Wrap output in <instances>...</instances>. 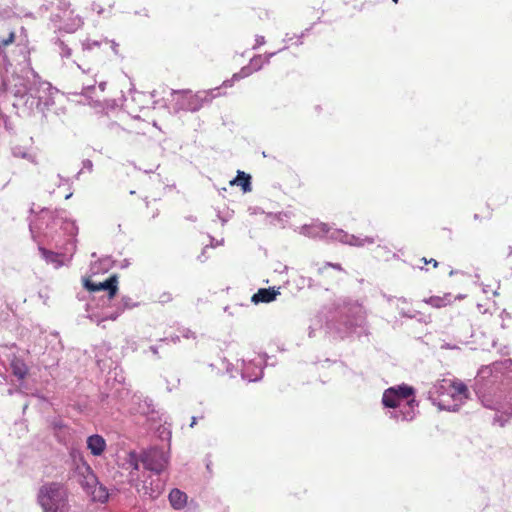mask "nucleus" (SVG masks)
Masks as SVG:
<instances>
[{
  "mask_svg": "<svg viewBox=\"0 0 512 512\" xmlns=\"http://www.w3.org/2000/svg\"><path fill=\"white\" fill-rule=\"evenodd\" d=\"M60 55L62 58H69L72 55V50L63 41H59Z\"/></svg>",
  "mask_w": 512,
  "mask_h": 512,
  "instance_id": "nucleus-28",
  "label": "nucleus"
},
{
  "mask_svg": "<svg viewBox=\"0 0 512 512\" xmlns=\"http://www.w3.org/2000/svg\"><path fill=\"white\" fill-rule=\"evenodd\" d=\"M315 330H316V328H315V327H312V326H310V327H309V336H310V337L314 336V332H315Z\"/></svg>",
  "mask_w": 512,
  "mask_h": 512,
  "instance_id": "nucleus-43",
  "label": "nucleus"
},
{
  "mask_svg": "<svg viewBox=\"0 0 512 512\" xmlns=\"http://www.w3.org/2000/svg\"><path fill=\"white\" fill-rule=\"evenodd\" d=\"M82 170L81 171H78V174H76V177H79V174H81Z\"/></svg>",
  "mask_w": 512,
  "mask_h": 512,
  "instance_id": "nucleus-57",
  "label": "nucleus"
},
{
  "mask_svg": "<svg viewBox=\"0 0 512 512\" xmlns=\"http://www.w3.org/2000/svg\"><path fill=\"white\" fill-rule=\"evenodd\" d=\"M82 165H83V168L82 170H87L88 172H92L93 170V163L91 160L89 159H85L83 162H82Z\"/></svg>",
  "mask_w": 512,
  "mask_h": 512,
  "instance_id": "nucleus-32",
  "label": "nucleus"
},
{
  "mask_svg": "<svg viewBox=\"0 0 512 512\" xmlns=\"http://www.w3.org/2000/svg\"><path fill=\"white\" fill-rule=\"evenodd\" d=\"M415 389L407 384H400L384 390L382 404L385 408L391 409L386 414L396 422L412 421L417 414L418 402L415 398Z\"/></svg>",
  "mask_w": 512,
  "mask_h": 512,
  "instance_id": "nucleus-3",
  "label": "nucleus"
},
{
  "mask_svg": "<svg viewBox=\"0 0 512 512\" xmlns=\"http://www.w3.org/2000/svg\"><path fill=\"white\" fill-rule=\"evenodd\" d=\"M220 87L210 90L198 91L192 94L191 91L172 90L171 95L174 101V110L196 112L206 103H210L215 97L219 96Z\"/></svg>",
  "mask_w": 512,
  "mask_h": 512,
  "instance_id": "nucleus-7",
  "label": "nucleus"
},
{
  "mask_svg": "<svg viewBox=\"0 0 512 512\" xmlns=\"http://www.w3.org/2000/svg\"><path fill=\"white\" fill-rule=\"evenodd\" d=\"M299 233L309 238H328L332 241H338L342 244L358 248L366 245H372L376 242V237L374 236H357L349 234L342 229L332 228L328 224L319 221H314L310 224L301 226L299 228Z\"/></svg>",
  "mask_w": 512,
  "mask_h": 512,
  "instance_id": "nucleus-4",
  "label": "nucleus"
},
{
  "mask_svg": "<svg viewBox=\"0 0 512 512\" xmlns=\"http://www.w3.org/2000/svg\"><path fill=\"white\" fill-rule=\"evenodd\" d=\"M421 261H423L424 264L431 263L434 267L438 266V262L435 259H430L429 261L426 258H422Z\"/></svg>",
  "mask_w": 512,
  "mask_h": 512,
  "instance_id": "nucleus-37",
  "label": "nucleus"
},
{
  "mask_svg": "<svg viewBox=\"0 0 512 512\" xmlns=\"http://www.w3.org/2000/svg\"><path fill=\"white\" fill-rule=\"evenodd\" d=\"M493 295H494V296H497V295H498V292H497V291H494V292H493Z\"/></svg>",
  "mask_w": 512,
  "mask_h": 512,
  "instance_id": "nucleus-56",
  "label": "nucleus"
},
{
  "mask_svg": "<svg viewBox=\"0 0 512 512\" xmlns=\"http://www.w3.org/2000/svg\"><path fill=\"white\" fill-rule=\"evenodd\" d=\"M82 25V20L80 18H77V20L74 22L73 27L71 28H65L67 32H74L76 29H78Z\"/></svg>",
  "mask_w": 512,
  "mask_h": 512,
  "instance_id": "nucleus-33",
  "label": "nucleus"
},
{
  "mask_svg": "<svg viewBox=\"0 0 512 512\" xmlns=\"http://www.w3.org/2000/svg\"><path fill=\"white\" fill-rule=\"evenodd\" d=\"M105 85H106V83H105V82H101V83L99 84V88H100L102 91H104V89H105Z\"/></svg>",
  "mask_w": 512,
  "mask_h": 512,
  "instance_id": "nucleus-46",
  "label": "nucleus"
},
{
  "mask_svg": "<svg viewBox=\"0 0 512 512\" xmlns=\"http://www.w3.org/2000/svg\"><path fill=\"white\" fill-rule=\"evenodd\" d=\"M463 298H465L464 294H459V295L456 296V299H459V300L463 299Z\"/></svg>",
  "mask_w": 512,
  "mask_h": 512,
  "instance_id": "nucleus-49",
  "label": "nucleus"
},
{
  "mask_svg": "<svg viewBox=\"0 0 512 512\" xmlns=\"http://www.w3.org/2000/svg\"><path fill=\"white\" fill-rule=\"evenodd\" d=\"M194 333L190 330H186V332L183 334L185 338L193 337Z\"/></svg>",
  "mask_w": 512,
  "mask_h": 512,
  "instance_id": "nucleus-41",
  "label": "nucleus"
},
{
  "mask_svg": "<svg viewBox=\"0 0 512 512\" xmlns=\"http://www.w3.org/2000/svg\"><path fill=\"white\" fill-rule=\"evenodd\" d=\"M487 287H488V286H483V292H484V293H487V292H488Z\"/></svg>",
  "mask_w": 512,
  "mask_h": 512,
  "instance_id": "nucleus-51",
  "label": "nucleus"
},
{
  "mask_svg": "<svg viewBox=\"0 0 512 512\" xmlns=\"http://www.w3.org/2000/svg\"><path fill=\"white\" fill-rule=\"evenodd\" d=\"M249 65L253 68L254 72L259 71L263 67L262 55H255L250 60Z\"/></svg>",
  "mask_w": 512,
  "mask_h": 512,
  "instance_id": "nucleus-27",
  "label": "nucleus"
},
{
  "mask_svg": "<svg viewBox=\"0 0 512 512\" xmlns=\"http://www.w3.org/2000/svg\"><path fill=\"white\" fill-rule=\"evenodd\" d=\"M169 461V456L165 451L159 448H151L143 451L140 456L135 452H131L128 458V464L132 470H139V464L142 463L143 467L155 475H160L166 468Z\"/></svg>",
  "mask_w": 512,
  "mask_h": 512,
  "instance_id": "nucleus-8",
  "label": "nucleus"
},
{
  "mask_svg": "<svg viewBox=\"0 0 512 512\" xmlns=\"http://www.w3.org/2000/svg\"><path fill=\"white\" fill-rule=\"evenodd\" d=\"M123 265H124V267H127V266H128V263L123 262Z\"/></svg>",
  "mask_w": 512,
  "mask_h": 512,
  "instance_id": "nucleus-60",
  "label": "nucleus"
},
{
  "mask_svg": "<svg viewBox=\"0 0 512 512\" xmlns=\"http://www.w3.org/2000/svg\"><path fill=\"white\" fill-rule=\"evenodd\" d=\"M173 299L172 294L169 292H163L159 295L158 302L161 304L169 303Z\"/></svg>",
  "mask_w": 512,
  "mask_h": 512,
  "instance_id": "nucleus-30",
  "label": "nucleus"
},
{
  "mask_svg": "<svg viewBox=\"0 0 512 512\" xmlns=\"http://www.w3.org/2000/svg\"><path fill=\"white\" fill-rule=\"evenodd\" d=\"M37 499L43 512L68 511L67 490L60 483L50 482L42 485Z\"/></svg>",
  "mask_w": 512,
  "mask_h": 512,
  "instance_id": "nucleus-6",
  "label": "nucleus"
},
{
  "mask_svg": "<svg viewBox=\"0 0 512 512\" xmlns=\"http://www.w3.org/2000/svg\"><path fill=\"white\" fill-rule=\"evenodd\" d=\"M123 265H124V267H127V266H128V263L123 262Z\"/></svg>",
  "mask_w": 512,
  "mask_h": 512,
  "instance_id": "nucleus-59",
  "label": "nucleus"
},
{
  "mask_svg": "<svg viewBox=\"0 0 512 512\" xmlns=\"http://www.w3.org/2000/svg\"><path fill=\"white\" fill-rule=\"evenodd\" d=\"M31 68H26L22 74L14 73L3 79V86L6 92L13 94L17 98L26 99L30 92V85L33 82Z\"/></svg>",
  "mask_w": 512,
  "mask_h": 512,
  "instance_id": "nucleus-10",
  "label": "nucleus"
},
{
  "mask_svg": "<svg viewBox=\"0 0 512 512\" xmlns=\"http://www.w3.org/2000/svg\"><path fill=\"white\" fill-rule=\"evenodd\" d=\"M210 238H211V243H210V245H208L209 247H216V246L222 245L224 243V239H221L220 241H215V239L213 237H210Z\"/></svg>",
  "mask_w": 512,
  "mask_h": 512,
  "instance_id": "nucleus-34",
  "label": "nucleus"
},
{
  "mask_svg": "<svg viewBox=\"0 0 512 512\" xmlns=\"http://www.w3.org/2000/svg\"><path fill=\"white\" fill-rule=\"evenodd\" d=\"M254 72L253 68L248 66H244L241 68V70L235 74H233L231 79L225 80L222 83L223 87H232L235 81H238L240 79L246 78L250 76Z\"/></svg>",
  "mask_w": 512,
  "mask_h": 512,
  "instance_id": "nucleus-22",
  "label": "nucleus"
},
{
  "mask_svg": "<svg viewBox=\"0 0 512 512\" xmlns=\"http://www.w3.org/2000/svg\"><path fill=\"white\" fill-rule=\"evenodd\" d=\"M261 364H262V360H260L259 363L257 365H255V367L257 368V372H255V373H250V368L253 366L251 363L249 365L244 366L243 371H242V378L248 379V381H250V382H255V381L260 380L263 376V370H262Z\"/></svg>",
  "mask_w": 512,
  "mask_h": 512,
  "instance_id": "nucleus-21",
  "label": "nucleus"
},
{
  "mask_svg": "<svg viewBox=\"0 0 512 512\" xmlns=\"http://www.w3.org/2000/svg\"><path fill=\"white\" fill-rule=\"evenodd\" d=\"M230 185H232V186L239 185V186H241V188L244 192H250L252 189L251 177H250V175H248L242 171H238L237 177L230 181Z\"/></svg>",
  "mask_w": 512,
  "mask_h": 512,
  "instance_id": "nucleus-20",
  "label": "nucleus"
},
{
  "mask_svg": "<svg viewBox=\"0 0 512 512\" xmlns=\"http://www.w3.org/2000/svg\"><path fill=\"white\" fill-rule=\"evenodd\" d=\"M217 217L221 220L222 224H225V223H226V221H227V220H226L225 218H222V217L220 216V212H218Z\"/></svg>",
  "mask_w": 512,
  "mask_h": 512,
  "instance_id": "nucleus-45",
  "label": "nucleus"
},
{
  "mask_svg": "<svg viewBox=\"0 0 512 512\" xmlns=\"http://www.w3.org/2000/svg\"><path fill=\"white\" fill-rule=\"evenodd\" d=\"M81 476L80 484L93 501L104 503L108 500L107 488L99 482L90 466L87 465L83 468Z\"/></svg>",
  "mask_w": 512,
  "mask_h": 512,
  "instance_id": "nucleus-12",
  "label": "nucleus"
},
{
  "mask_svg": "<svg viewBox=\"0 0 512 512\" xmlns=\"http://www.w3.org/2000/svg\"><path fill=\"white\" fill-rule=\"evenodd\" d=\"M53 425L55 428H59V429H61L64 426L60 420L54 421Z\"/></svg>",
  "mask_w": 512,
  "mask_h": 512,
  "instance_id": "nucleus-40",
  "label": "nucleus"
},
{
  "mask_svg": "<svg viewBox=\"0 0 512 512\" xmlns=\"http://www.w3.org/2000/svg\"><path fill=\"white\" fill-rule=\"evenodd\" d=\"M29 229L35 241H44L46 244L55 243L59 247L57 239L59 231L69 238H74L78 232L75 223L68 220L64 210L42 209L29 223Z\"/></svg>",
  "mask_w": 512,
  "mask_h": 512,
  "instance_id": "nucleus-2",
  "label": "nucleus"
},
{
  "mask_svg": "<svg viewBox=\"0 0 512 512\" xmlns=\"http://www.w3.org/2000/svg\"><path fill=\"white\" fill-rule=\"evenodd\" d=\"M424 302L435 308H442L447 304L446 298L439 296H431L428 299H424Z\"/></svg>",
  "mask_w": 512,
  "mask_h": 512,
  "instance_id": "nucleus-26",
  "label": "nucleus"
},
{
  "mask_svg": "<svg viewBox=\"0 0 512 512\" xmlns=\"http://www.w3.org/2000/svg\"><path fill=\"white\" fill-rule=\"evenodd\" d=\"M71 196H72V193H69L68 195H66L65 199H69Z\"/></svg>",
  "mask_w": 512,
  "mask_h": 512,
  "instance_id": "nucleus-54",
  "label": "nucleus"
},
{
  "mask_svg": "<svg viewBox=\"0 0 512 512\" xmlns=\"http://www.w3.org/2000/svg\"><path fill=\"white\" fill-rule=\"evenodd\" d=\"M303 35H304V34L302 33L300 36H298V39H301V38L303 37ZM298 44H302V41H301V40H299Z\"/></svg>",
  "mask_w": 512,
  "mask_h": 512,
  "instance_id": "nucleus-50",
  "label": "nucleus"
},
{
  "mask_svg": "<svg viewBox=\"0 0 512 512\" xmlns=\"http://www.w3.org/2000/svg\"><path fill=\"white\" fill-rule=\"evenodd\" d=\"M265 37L261 35H257L255 38V45L253 46V49H258L260 46L265 44Z\"/></svg>",
  "mask_w": 512,
  "mask_h": 512,
  "instance_id": "nucleus-31",
  "label": "nucleus"
},
{
  "mask_svg": "<svg viewBox=\"0 0 512 512\" xmlns=\"http://www.w3.org/2000/svg\"><path fill=\"white\" fill-rule=\"evenodd\" d=\"M33 82L30 85V92L24 100V105L31 111L37 110L46 116V112L54 105V96L58 90L52 85L40 79L37 73L30 71Z\"/></svg>",
  "mask_w": 512,
  "mask_h": 512,
  "instance_id": "nucleus-5",
  "label": "nucleus"
},
{
  "mask_svg": "<svg viewBox=\"0 0 512 512\" xmlns=\"http://www.w3.org/2000/svg\"><path fill=\"white\" fill-rule=\"evenodd\" d=\"M11 370L13 375L16 376L19 380H23L28 373L26 364L20 359L12 360Z\"/></svg>",
  "mask_w": 512,
  "mask_h": 512,
  "instance_id": "nucleus-23",
  "label": "nucleus"
},
{
  "mask_svg": "<svg viewBox=\"0 0 512 512\" xmlns=\"http://www.w3.org/2000/svg\"><path fill=\"white\" fill-rule=\"evenodd\" d=\"M134 486L141 496L156 499L163 493L165 481L160 475L151 473L145 480L137 481Z\"/></svg>",
  "mask_w": 512,
  "mask_h": 512,
  "instance_id": "nucleus-13",
  "label": "nucleus"
},
{
  "mask_svg": "<svg viewBox=\"0 0 512 512\" xmlns=\"http://www.w3.org/2000/svg\"><path fill=\"white\" fill-rule=\"evenodd\" d=\"M195 424H196V417H193L190 426L193 427Z\"/></svg>",
  "mask_w": 512,
  "mask_h": 512,
  "instance_id": "nucleus-48",
  "label": "nucleus"
},
{
  "mask_svg": "<svg viewBox=\"0 0 512 512\" xmlns=\"http://www.w3.org/2000/svg\"><path fill=\"white\" fill-rule=\"evenodd\" d=\"M137 306V303L132 300V298L128 296H124L121 298L120 302L115 305L114 311L104 310L101 314H90L89 318L96 322L98 325L106 320H116L126 309H132Z\"/></svg>",
  "mask_w": 512,
  "mask_h": 512,
  "instance_id": "nucleus-15",
  "label": "nucleus"
},
{
  "mask_svg": "<svg viewBox=\"0 0 512 512\" xmlns=\"http://www.w3.org/2000/svg\"><path fill=\"white\" fill-rule=\"evenodd\" d=\"M446 391V379L443 378L441 380H438L428 392L429 399L432 401L433 405H436L438 407L440 411H444L447 409L445 403L438 400V398L441 395H444Z\"/></svg>",
  "mask_w": 512,
  "mask_h": 512,
  "instance_id": "nucleus-16",
  "label": "nucleus"
},
{
  "mask_svg": "<svg viewBox=\"0 0 512 512\" xmlns=\"http://www.w3.org/2000/svg\"><path fill=\"white\" fill-rule=\"evenodd\" d=\"M151 350L153 351V353H157V349L155 347H151Z\"/></svg>",
  "mask_w": 512,
  "mask_h": 512,
  "instance_id": "nucleus-52",
  "label": "nucleus"
},
{
  "mask_svg": "<svg viewBox=\"0 0 512 512\" xmlns=\"http://www.w3.org/2000/svg\"><path fill=\"white\" fill-rule=\"evenodd\" d=\"M84 287L98 296L103 309L108 308L111 300L115 297L118 291V279L113 275L103 282L95 283L89 279L84 280Z\"/></svg>",
  "mask_w": 512,
  "mask_h": 512,
  "instance_id": "nucleus-11",
  "label": "nucleus"
},
{
  "mask_svg": "<svg viewBox=\"0 0 512 512\" xmlns=\"http://www.w3.org/2000/svg\"><path fill=\"white\" fill-rule=\"evenodd\" d=\"M82 170L81 171H78V174H76V177H79V174H81Z\"/></svg>",
  "mask_w": 512,
  "mask_h": 512,
  "instance_id": "nucleus-58",
  "label": "nucleus"
},
{
  "mask_svg": "<svg viewBox=\"0 0 512 512\" xmlns=\"http://www.w3.org/2000/svg\"><path fill=\"white\" fill-rule=\"evenodd\" d=\"M474 391L485 408L496 412L493 424L504 427L512 416V359L481 366Z\"/></svg>",
  "mask_w": 512,
  "mask_h": 512,
  "instance_id": "nucleus-1",
  "label": "nucleus"
},
{
  "mask_svg": "<svg viewBox=\"0 0 512 512\" xmlns=\"http://www.w3.org/2000/svg\"><path fill=\"white\" fill-rule=\"evenodd\" d=\"M292 39H293V37H292V36H290L289 34H286V35H285V38L283 39V42L288 43V42H290Z\"/></svg>",
  "mask_w": 512,
  "mask_h": 512,
  "instance_id": "nucleus-42",
  "label": "nucleus"
},
{
  "mask_svg": "<svg viewBox=\"0 0 512 512\" xmlns=\"http://www.w3.org/2000/svg\"><path fill=\"white\" fill-rule=\"evenodd\" d=\"M392 1H393V2H395V3H397V2H398V0H392Z\"/></svg>",
  "mask_w": 512,
  "mask_h": 512,
  "instance_id": "nucleus-62",
  "label": "nucleus"
},
{
  "mask_svg": "<svg viewBox=\"0 0 512 512\" xmlns=\"http://www.w3.org/2000/svg\"><path fill=\"white\" fill-rule=\"evenodd\" d=\"M65 108L64 107H60V108H57L55 113L60 116L61 114H65Z\"/></svg>",
  "mask_w": 512,
  "mask_h": 512,
  "instance_id": "nucleus-39",
  "label": "nucleus"
},
{
  "mask_svg": "<svg viewBox=\"0 0 512 512\" xmlns=\"http://www.w3.org/2000/svg\"><path fill=\"white\" fill-rule=\"evenodd\" d=\"M45 244L44 241H39L38 250L46 263L53 265L54 268L66 265L76 249L75 238H68L63 245L59 244V247H57L59 249L58 252L46 249L44 247Z\"/></svg>",
  "mask_w": 512,
  "mask_h": 512,
  "instance_id": "nucleus-9",
  "label": "nucleus"
},
{
  "mask_svg": "<svg viewBox=\"0 0 512 512\" xmlns=\"http://www.w3.org/2000/svg\"><path fill=\"white\" fill-rule=\"evenodd\" d=\"M276 54H277V52L266 53V54L264 55V58H265V59H264L263 64H264V63L268 64V63L270 62V59H271L273 56H275Z\"/></svg>",
  "mask_w": 512,
  "mask_h": 512,
  "instance_id": "nucleus-35",
  "label": "nucleus"
},
{
  "mask_svg": "<svg viewBox=\"0 0 512 512\" xmlns=\"http://www.w3.org/2000/svg\"><path fill=\"white\" fill-rule=\"evenodd\" d=\"M470 392L467 385L459 380L450 381V412H457L461 406L469 399Z\"/></svg>",
  "mask_w": 512,
  "mask_h": 512,
  "instance_id": "nucleus-14",
  "label": "nucleus"
},
{
  "mask_svg": "<svg viewBox=\"0 0 512 512\" xmlns=\"http://www.w3.org/2000/svg\"><path fill=\"white\" fill-rule=\"evenodd\" d=\"M140 413L143 414V415H146V416H150L151 419H154V413H155V409H154V406H153V403H152V400L151 399H144L143 400V403L140 404Z\"/></svg>",
  "mask_w": 512,
  "mask_h": 512,
  "instance_id": "nucleus-25",
  "label": "nucleus"
},
{
  "mask_svg": "<svg viewBox=\"0 0 512 512\" xmlns=\"http://www.w3.org/2000/svg\"><path fill=\"white\" fill-rule=\"evenodd\" d=\"M209 248L208 245H206L203 250H202V253L201 255L198 257V259L201 261V262H204L206 260V257H205V253H206V250Z\"/></svg>",
  "mask_w": 512,
  "mask_h": 512,
  "instance_id": "nucleus-36",
  "label": "nucleus"
},
{
  "mask_svg": "<svg viewBox=\"0 0 512 512\" xmlns=\"http://www.w3.org/2000/svg\"><path fill=\"white\" fill-rule=\"evenodd\" d=\"M123 265H124V267H127V266H128V263L123 262Z\"/></svg>",
  "mask_w": 512,
  "mask_h": 512,
  "instance_id": "nucleus-61",
  "label": "nucleus"
},
{
  "mask_svg": "<svg viewBox=\"0 0 512 512\" xmlns=\"http://www.w3.org/2000/svg\"><path fill=\"white\" fill-rule=\"evenodd\" d=\"M402 315H403V316H407V317H412V315L407 314V313H404V312L402 313Z\"/></svg>",
  "mask_w": 512,
  "mask_h": 512,
  "instance_id": "nucleus-53",
  "label": "nucleus"
},
{
  "mask_svg": "<svg viewBox=\"0 0 512 512\" xmlns=\"http://www.w3.org/2000/svg\"><path fill=\"white\" fill-rule=\"evenodd\" d=\"M326 266H330V267H332V268H334V269H337V270H340V271H342V270H343V269H342V267H341V265H340V264H338V263H330V262H327V263H326Z\"/></svg>",
  "mask_w": 512,
  "mask_h": 512,
  "instance_id": "nucleus-38",
  "label": "nucleus"
},
{
  "mask_svg": "<svg viewBox=\"0 0 512 512\" xmlns=\"http://www.w3.org/2000/svg\"><path fill=\"white\" fill-rule=\"evenodd\" d=\"M507 256H508V257H509V256H512V246H509V247H508V255H507Z\"/></svg>",
  "mask_w": 512,
  "mask_h": 512,
  "instance_id": "nucleus-47",
  "label": "nucleus"
},
{
  "mask_svg": "<svg viewBox=\"0 0 512 512\" xmlns=\"http://www.w3.org/2000/svg\"><path fill=\"white\" fill-rule=\"evenodd\" d=\"M349 311H351L353 317H347V319L344 321L346 328L348 330H351L355 326H361L363 322V317L361 315H358V313L360 312V308L355 306L349 309Z\"/></svg>",
  "mask_w": 512,
  "mask_h": 512,
  "instance_id": "nucleus-24",
  "label": "nucleus"
},
{
  "mask_svg": "<svg viewBox=\"0 0 512 512\" xmlns=\"http://www.w3.org/2000/svg\"><path fill=\"white\" fill-rule=\"evenodd\" d=\"M474 219H475V220H478V219H479L478 214H475V215H474Z\"/></svg>",
  "mask_w": 512,
  "mask_h": 512,
  "instance_id": "nucleus-55",
  "label": "nucleus"
},
{
  "mask_svg": "<svg viewBox=\"0 0 512 512\" xmlns=\"http://www.w3.org/2000/svg\"><path fill=\"white\" fill-rule=\"evenodd\" d=\"M117 46V43H115L114 41L111 42V47L115 53H117Z\"/></svg>",
  "mask_w": 512,
  "mask_h": 512,
  "instance_id": "nucleus-44",
  "label": "nucleus"
},
{
  "mask_svg": "<svg viewBox=\"0 0 512 512\" xmlns=\"http://www.w3.org/2000/svg\"><path fill=\"white\" fill-rule=\"evenodd\" d=\"M280 294L279 288L269 287L259 289L251 298L254 304L270 303Z\"/></svg>",
  "mask_w": 512,
  "mask_h": 512,
  "instance_id": "nucleus-17",
  "label": "nucleus"
},
{
  "mask_svg": "<svg viewBox=\"0 0 512 512\" xmlns=\"http://www.w3.org/2000/svg\"><path fill=\"white\" fill-rule=\"evenodd\" d=\"M168 498L171 506L176 510L183 509L187 504L186 493L177 488H174L170 491Z\"/></svg>",
  "mask_w": 512,
  "mask_h": 512,
  "instance_id": "nucleus-19",
  "label": "nucleus"
},
{
  "mask_svg": "<svg viewBox=\"0 0 512 512\" xmlns=\"http://www.w3.org/2000/svg\"><path fill=\"white\" fill-rule=\"evenodd\" d=\"M102 44L100 41L96 40H86L83 42L82 46L84 50H91L94 47H99Z\"/></svg>",
  "mask_w": 512,
  "mask_h": 512,
  "instance_id": "nucleus-29",
  "label": "nucleus"
},
{
  "mask_svg": "<svg viewBox=\"0 0 512 512\" xmlns=\"http://www.w3.org/2000/svg\"><path fill=\"white\" fill-rule=\"evenodd\" d=\"M87 447L94 456H99L104 452L106 442L104 438L98 434L91 435L87 439Z\"/></svg>",
  "mask_w": 512,
  "mask_h": 512,
  "instance_id": "nucleus-18",
  "label": "nucleus"
}]
</instances>
